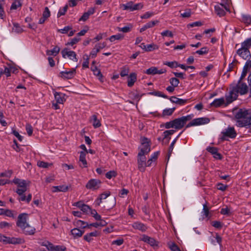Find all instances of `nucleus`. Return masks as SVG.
I'll list each match as a JSON object with an SVG mask.
<instances>
[{
    "instance_id": "nucleus-11",
    "label": "nucleus",
    "mask_w": 251,
    "mask_h": 251,
    "mask_svg": "<svg viewBox=\"0 0 251 251\" xmlns=\"http://www.w3.org/2000/svg\"><path fill=\"white\" fill-rule=\"evenodd\" d=\"M28 216V214L25 213L19 214L16 222L17 226L20 228L21 227H23L25 225L28 224L27 223Z\"/></svg>"
},
{
    "instance_id": "nucleus-9",
    "label": "nucleus",
    "mask_w": 251,
    "mask_h": 251,
    "mask_svg": "<svg viewBox=\"0 0 251 251\" xmlns=\"http://www.w3.org/2000/svg\"><path fill=\"white\" fill-rule=\"evenodd\" d=\"M101 182L97 179H91L86 185V188L93 191L100 188Z\"/></svg>"
},
{
    "instance_id": "nucleus-54",
    "label": "nucleus",
    "mask_w": 251,
    "mask_h": 251,
    "mask_svg": "<svg viewBox=\"0 0 251 251\" xmlns=\"http://www.w3.org/2000/svg\"><path fill=\"white\" fill-rule=\"evenodd\" d=\"M11 226H12V224H11L8 222H6L5 221L0 222V228L1 229L6 228V227L7 228H9Z\"/></svg>"
},
{
    "instance_id": "nucleus-24",
    "label": "nucleus",
    "mask_w": 251,
    "mask_h": 251,
    "mask_svg": "<svg viewBox=\"0 0 251 251\" xmlns=\"http://www.w3.org/2000/svg\"><path fill=\"white\" fill-rule=\"evenodd\" d=\"M132 226L134 229H138L143 232L145 231L147 229V227L145 225L138 222H134L133 223Z\"/></svg>"
},
{
    "instance_id": "nucleus-59",
    "label": "nucleus",
    "mask_w": 251,
    "mask_h": 251,
    "mask_svg": "<svg viewBox=\"0 0 251 251\" xmlns=\"http://www.w3.org/2000/svg\"><path fill=\"white\" fill-rule=\"evenodd\" d=\"M12 173L13 172L12 170H9L5 172H2L0 174V176L10 177L12 174Z\"/></svg>"
},
{
    "instance_id": "nucleus-13",
    "label": "nucleus",
    "mask_w": 251,
    "mask_h": 251,
    "mask_svg": "<svg viewBox=\"0 0 251 251\" xmlns=\"http://www.w3.org/2000/svg\"><path fill=\"white\" fill-rule=\"evenodd\" d=\"M76 74L75 68H72L69 71H62L60 73V76L64 79H71Z\"/></svg>"
},
{
    "instance_id": "nucleus-5",
    "label": "nucleus",
    "mask_w": 251,
    "mask_h": 251,
    "mask_svg": "<svg viewBox=\"0 0 251 251\" xmlns=\"http://www.w3.org/2000/svg\"><path fill=\"white\" fill-rule=\"evenodd\" d=\"M141 142L142 146L138 153L147 154L151 151L150 141L146 137H141Z\"/></svg>"
},
{
    "instance_id": "nucleus-39",
    "label": "nucleus",
    "mask_w": 251,
    "mask_h": 251,
    "mask_svg": "<svg viewBox=\"0 0 251 251\" xmlns=\"http://www.w3.org/2000/svg\"><path fill=\"white\" fill-rule=\"evenodd\" d=\"M22 0H16L11 4L10 10H16L18 7H20L22 5Z\"/></svg>"
},
{
    "instance_id": "nucleus-29",
    "label": "nucleus",
    "mask_w": 251,
    "mask_h": 251,
    "mask_svg": "<svg viewBox=\"0 0 251 251\" xmlns=\"http://www.w3.org/2000/svg\"><path fill=\"white\" fill-rule=\"evenodd\" d=\"M71 232L75 238L81 237L84 233V230H81L77 228H74L71 230Z\"/></svg>"
},
{
    "instance_id": "nucleus-37",
    "label": "nucleus",
    "mask_w": 251,
    "mask_h": 251,
    "mask_svg": "<svg viewBox=\"0 0 251 251\" xmlns=\"http://www.w3.org/2000/svg\"><path fill=\"white\" fill-rule=\"evenodd\" d=\"M129 97L133 100H137L139 101L141 96L137 91H131L129 93Z\"/></svg>"
},
{
    "instance_id": "nucleus-40",
    "label": "nucleus",
    "mask_w": 251,
    "mask_h": 251,
    "mask_svg": "<svg viewBox=\"0 0 251 251\" xmlns=\"http://www.w3.org/2000/svg\"><path fill=\"white\" fill-rule=\"evenodd\" d=\"M159 47L157 45L152 43L147 45L146 51L149 52L158 49Z\"/></svg>"
},
{
    "instance_id": "nucleus-53",
    "label": "nucleus",
    "mask_w": 251,
    "mask_h": 251,
    "mask_svg": "<svg viewBox=\"0 0 251 251\" xmlns=\"http://www.w3.org/2000/svg\"><path fill=\"white\" fill-rule=\"evenodd\" d=\"M117 176V173L115 171H110L105 174V177L108 179H111Z\"/></svg>"
},
{
    "instance_id": "nucleus-16",
    "label": "nucleus",
    "mask_w": 251,
    "mask_h": 251,
    "mask_svg": "<svg viewBox=\"0 0 251 251\" xmlns=\"http://www.w3.org/2000/svg\"><path fill=\"white\" fill-rule=\"evenodd\" d=\"M106 46V44L105 42H103L102 43H99L95 45V48L93 49L92 51L90 52V56L92 58H95L97 56V54L98 52L100 51L101 49H103Z\"/></svg>"
},
{
    "instance_id": "nucleus-27",
    "label": "nucleus",
    "mask_w": 251,
    "mask_h": 251,
    "mask_svg": "<svg viewBox=\"0 0 251 251\" xmlns=\"http://www.w3.org/2000/svg\"><path fill=\"white\" fill-rule=\"evenodd\" d=\"M225 103V99L224 98L216 99L211 103L210 105L215 107H219Z\"/></svg>"
},
{
    "instance_id": "nucleus-36",
    "label": "nucleus",
    "mask_w": 251,
    "mask_h": 251,
    "mask_svg": "<svg viewBox=\"0 0 251 251\" xmlns=\"http://www.w3.org/2000/svg\"><path fill=\"white\" fill-rule=\"evenodd\" d=\"M251 47V37L247 38L241 43V48L249 50Z\"/></svg>"
},
{
    "instance_id": "nucleus-22",
    "label": "nucleus",
    "mask_w": 251,
    "mask_h": 251,
    "mask_svg": "<svg viewBox=\"0 0 251 251\" xmlns=\"http://www.w3.org/2000/svg\"><path fill=\"white\" fill-rule=\"evenodd\" d=\"M170 101L180 105H183L187 102V100H183L176 98L175 96H172L170 98Z\"/></svg>"
},
{
    "instance_id": "nucleus-14",
    "label": "nucleus",
    "mask_w": 251,
    "mask_h": 251,
    "mask_svg": "<svg viewBox=\"0 0 251 251\" xmlns=\"http://www.w3.org/2000/svg\"><path fill=\"white\" fill-rule=\"evenodd\" d=\"M236 54L245 60H248L251 58V54L249 50L241 47L236 51Z\"/></svg>"
},
{
    "instance_id": "nucleus-23",
    "label": "nucleus",
    "mask_w": 251,
    "mask_h": 251,
    "mask_svg": "<svg viewBox=\"0 0 251 251\" xmlns=\"http://www.w3.org/2000/svg\"><path fill=\"white\" fill-rule=\"evenodd\" d=\"M69 187L65 185L54 186L52 187V192L55 193L58 192H65L68 191Z\"/></svg>"
},
{
    "instance_id": "nucleus-41",
    "label": "nucleus",
    "mask_w": 251,
    "mask_h": 251,
    "mask_svg": "<svg viewBox=\"0 0 251 251\" xmlns=\"http://www.w3.org/2000/svg\"><path fill=\"white\" fill-rule=\"evenodd\" d=\"M209 52V49L207 47H204L201 48L200 50H198L195 52H193V54L197 53L199 55H204L206 54Z\"/></svg>"
},
{
    "instance_id": "nucleus-38",
    "label": "nucleus",
    "mask_w": 251,
    "mask_h": 251,
    "mask_svg": "<svg viewBox=\"0 0 251 251\" xmlns=\"http://www.w3.org/2000/svg\"><path fill=\"white\" fill-rule=\"evenodd\" d=\"M175 109H176V108L174 107L172 108H167V109H165L163 110L161 116L162 117H164L166 116L172 115L173 114V113H174Z\"/></svg>"
},
{
    "instance_id": "nucleus-50",
    "label": "nucleus",
    "mask_w": 251,
    "mask_h": 251,
    "mask_svg": "<svg viewBox=\"0 0 251 251\" xmlns=\"http://www.w3.org/2000/svg\"><path fill=\"white\" fill-rule=\"evenodd\" d=\"M163 64L167 65L171 68L177 67V62L176 61L172 62L166 61L163 63Z\"/></svg>"
},
{
    "instance_id": "nucleus-47",
    "label": "nucleus",
    "mask_w": 251,
    "mask_h": 251,
    "mask_svg": "<svg viewBox=\"0 0 251 251\" xmlns=\"http://www.w3.org/2000/svg\"><path fill=\"white\" fill-rule=\"evenodd\" d=\"M1 210L3 211L4 213H0V215H5L9 217H14L13 211L9 209H1Z\"/></svg>"
},
{
    "instance_id": "nucleus-64",
    "label": "nucleus",
    "mask_w": 251,
    "mask_h": 251,
    "mask_svg": "<svg viewBox=\"0 0 251 251\" xmlns=\"http://www.w3.org/2000/svg\"><path fill=\"white\" fill-rule=\"evenodd\" d=\"M170 249L172 251H181L178 247L176 245V244L175 243H172L170 245Z\"/></svg>"
},
{
    "instance_id": "nucleus-55",
    "label": "nucleus",
    "mask_w": 251,
    "mask_h": 251,
    "mask_svg": "<svg viewBox=\"0 0 251 251\" xmlns=\"http://www.w3.org/2000/svg\"><path fill=\"white\" fill-rule=\"evenodd\" d=\"M193 117H194L193 114H190V115H188L185 116H182V117H181V118L183 120V122L184 125H185L186 122L187 121L191 120Z\"/></svg>"
},
{
    "instance_id": "nucleus-4",
    "label": "nucleus",
    "mask_w": 251,
    "mask_h": 251,
    "mask_svg": "<svg viewBox=\"0 0 251 251\" xmlns=\"http://www.w3.org/2000/svg\"><path fill=\"white\" fill-rule=\"evenodd\" d=\"M222 137L221 139L222 140H228L227 138L231 139L235 138L237 136V133L234 127L228 126L227 128H225L222 132Z\"/></svg>"
},
{
    "instance_id": "nucleus-28",
    "label": "nucleus",
    "mask_w": 251,
    "mask_h": 251,
    "mask_svg": "<svg viewBox=\"0 0 251 251\" xmlns=\"http://www.w3.org/2000/svg\"><path fill=\"white\" fill-rule=\"evenodd\" d=\"M49 248L50 251H65L66 250V248L64 246H54L53 244H50Z\"/></svg>"
},
{
    "instance_id": "nucleus-61",
    "label": "nucleus",
    "mask_w": 251,
    "mask_h": 251,
    "mask_svg": "<svg viewBox=\"0 0 251 251\" xmlns=\"http://www.w3.org/2000/svg\"><path fill=\"white\" fill-rule=\"evenodd\" d=\"M80 40V38L77 37H75L71 39V42L67 43V45H70L73 46L77 43H78Z\"/></svg>"
},
{
    "instance_id": "nucleus-51",
    "label": "nucleus",
    "mask_w": 251,
    "mask_h": 251,
    "mask_svg": "<svg viewBox=\"0 0 251 251\" xmlns=\"http://www.w3.org/2000/svg\"><path fill=\"white\" fill-rule=\"evenodd\" d=\"M170 83L173 86L176 87L179 83V80L176 77H172L170 79Z\"/></svg>"
},
{
    "instance_id": "nucleus-20",
    "label": "nucleus",
    "mask_w": 251,
    "mask_h": 251,
    "mask_svg": "<svg viewBox=\"0 0 251 251\" xmlns=\"http://www.w3.org/2000/svg\"><path fill=\"white\" fill-rule=\"evenodd\" d=\"M201 215L203 219L207 218L209 219L211 217V214L209 212V208L207 206V202L203 204V209L201 211Z\"/></svg>"
},
{
    "instance_id": "nucleus-2",
    "label": "nucleus",
    "mask_w": 251,
    "mask_h": 251,
    "mask_svg": "<svg viewBox=\"0 0 251 251\" xmlns=\"http://www.w3.org/2000/svg\"><path fill=\"white\" fill-rule=\"evenodd\" d=\"M233 113L237 126L251 128V109L240 108L234 110Z\"/></svg>"
},
{
    "instance_id": "nucleus-30",
    "label": "nucleus",
    "mask_w": 251,
    "mask_h": 251,
    "mask_svg": "<svg viewBox=\"0 0 251 251\" xmlns=\"http://www.w3.org/2000/svg\"><path fill=\"white\" fill-rule=\"evenodd\" d=\"M91 121L92 122V125L94 128H98L101 126V124L99 120L98 119L96 115H93L91 118Z\"/></svg>"
},
{
    "instance_id": "nucleus-25",
    "label": "nucleus",
    "mask_w": 251,
    "mask_h": 251,
    "mask_svg": "<svg viewBox=\"0 0 251 251\" xmlns=\"http://www.w3.org/2000/svg\"><path fill=\"white\" fill-rule=\"evenodd\" d=\"M173 123L175 128L176 129H180L182 128L185 125L181 117L174 119L173 120Z\"/></svg>"
},
{
    "instance_id": "nucleus-35",
    "label": "nucleus",
    "mask_w": 251,
    "mask_h": 251,
    "mask_svg": "<svg viewBox=\"0 0 251 251\" xmlns=\"http://www.w3.org/2000/svg\"><path fill=\"white\" fill-rule=\"evenodd\" d=\"M97 235L98 232L97 231H95L85 235L83 238L85 241L90 242L93 240L92 237H96Z\"/></svg>"
},
{
    "instance_id": "nucleus-12",
    "label": "nucleus",
    "mask_w": 251,
    "mask_h": 251,
    "mask_svg": "<svg viewBox=\"0 0 251 251\" xmlns=\"http://www.w3.org/2000/svg\"><path fill=\"white\" fill-rule=\"evenodd\" d=\"M61 53L62 55V57L63 58H65L66 57V56H67L68 57H69L70 59L72 60L73 61L75 62L77 61L76 54L75 52L74 51L68 50V49L67 48H65L62 50Z\"/></svg>"
},
{
    "instance_id": "nucleus-58",
    "label": "nucleus",
    "mask_w": 251,
    "mask_h": 251,
    "mask_svg": "<svg viewBox=\"0 0 251 251\" xmlns=\"http://www.w3.org/2000/svg\"><path fill=\"white\" fill-rule=\"evenodd\" d=\"M161 35L162 36H168L170 37H173L174 36L172 32L168 30L163 31L161 33Z\"/></svg>"
},
{
    "instance_id": "nucleus-56",
    "label": "nucleus",
    "mask_w": 251,
    "mask_h": 251,
    "mask_svg": "<svg viewBox=\"0 0 251 251\" xmlns=\"http://www.w3.org/2000/svg\"><path fill=\"white\" fill-rule=\"evenodd\" d=\"M25 129L27 134L29 136H31L33 132V128L32 126L29 124H27L25 126Z\"/></svg>"
},
{
    "instance_id": "nucleus-19",
    "label": "nucleus",
    "mask_w": 251,
    "mask_h": 251,
    "mask_svg": "<svg viewBox=\"0 0 251 251\" xmlns=\"http://www.w3.org/2000/svg\"><path fill=\"white\" fill-rule=\"evenodd\" d=\"M24 242V239L20 238L7 237L6 244H19Z\"/></svg>"
},
{
    "instance_id": "nucleus-52",
    "label": "nucleus",
    "mask_w": 251,
    "mask_h": 251,
    "mask_svg": "<svg viewBox=\"0 0 251 251\" xmlns=\"http://www.w3.org/2000/svg\"><path fill=\"white\" fill-rule=\"evenodd\" d=\"M68 8V5L66 4L62 9H60L57 13V17L64 15Z\"/></svg>"
},
{
    "instance_id": "nucleus-10",
    "label": "nucleus",
    "mask_w": 251,
    "mask_h": 251,
    "mask_svg": "<svg viewBox=\"0 0 251 251\" xmlns=\"http://www.w3.org/2000/svg\"><path fill=\"white\" fill-rule=\"evenodd\" d=\"M140 240L147 244H148L152 247H157L158 246V242L152 237H151L146 234H143Z\"/></svg>"
},
{
    "instance_id": "nucleus-21",
    "label": "nucleus",
    "mask_w": 251,
    "mask_h": 251,
    "mask_svg": "<svg viewBox=\"0 0 251 251\" xmlns=\"http://www.w3.org/2000/svg\"><path fill=\"white\" fill-rule=\"evenodd\" d=\"M54 96L56 102L57 103L62 104L65 100V95L62 93L55 92L54 93Z\"/></svg>"
},
{
    "instance_id": "nucleus-43",
    "label": "nucleus",
    "mask_w": 251,
    "mask_h": 251,
    "mask_svg": "<svg viewBox=\"0 0 251 251\" xmlns=\"http://www.w3.org/2000/svg\"><path fill=\"white\" fill-rule=\"evenodd\" d=\"M149 95H153L155 96L162 97L165 99H168V97L167 95L164 94L162 92L160 91H153L151 92L148 93Z\"/></svg>"
},
{
    "instance_id": "nucleus-42",
    "label": "nucleus",
    "mask_w": 251,
    "mask_h": 251,
    "mask_svg": "<svg viewBox=\"0 0 251 251\" xmlns=\"http://www.w3.org/2000/svg\"><path fill=\"white\" fill-rule=\"evenodd\" d=\"M129 72V67L127 66H124L121 68L120 75L122 77L127 76Z\"/></svg>"
},
{
    "instance_id": "nucleus-63",
    "label": "nucleus",
    "mask_w": 251,
    "mask_h": 251,
    "mask_svg": "<svg viewBox=\"0 0 251 251\" xmlns=\"http://www.w3.org/2000/svg\"><path fill=\"white\" fill-rule=\"evenodd\" d=\"M251 68V59H248V60H247V62H246L244 67L243 69L248 71L249 69Z\"/></svg>"
},
{
    "instance_id": "nucleus-46",
    "label": "nucleus",
    "mask_w": 251,
    "mask_h": 251,
    "mask_svg": "<svg viewBox=\"0 0 251 251\" xmlns=\"http://www.w3.org/2000/svg\"><path fill=\"white\" fill-rule=\"evenodd\" d=\"M122 7H123L124 10H130V11H133V2L129 1L126 4H123Z\"/></svg>"
},
{
    "instance_id": "nucleus-1",
    "label": "nucleus",
    "mask_w": 251,
    "mask_h": 251,
    "mask_svg": "<svg viewBox=\"0 0 251 251\" xmlns=\"http://www.w3.org/2000/svg\"><path fill=\"white\" fill-rule=\"evenodd\" d=\"M248 82L249 86L245 82L240 81V80H238L236 84L231 86V90L229 95L226 96L227 104L236 100L239 94L241 95H244L249 92V97L251 98V72L248 77Z\"/></svg>"
},
{
    "instance_id": "nucleus-7",
    "label": "nucleus",
    "mask_w": 251,
    "mask_h": 251,
    "mask_svg": "<svg viewBox=\"0 0 251 251\" xmlns=\"http://www.w3.org/2000/svg\"><path fill=\"white\" fill-rule=\"evenodd\" d=\"M210 122V119L206 117L198 118L193 119L191 122L188 124L186 128L191 126H197L201 125L206 124Z\"/></svg>"
},
{
    "instance_id": "nucleus-8",
    "label": "nucleus",
    "mask_w": 251,
    "mask_h": 251,
    "mask_svg": "<svg viewBox=\"0 0 251 251\" xmlns=\"http://www.w3.org/2000/svg\"><path fill=\"white\" fill-rule=\"evenodd\" d=\"M215 12L219 17H223L226 15V11H229V9L226 4L218 3L214 6Z\"/></svg>"
},
{
    "instance_id": "nucleus-31",
    "label": "nucleus",
    "mask_w": 251,
    "mask_h": 251,
    "mask_svg": "<svg viewBox=\"0 0 251 251\" xmlns=\"http://www.w3.org/2000/svg\"><path fill=\"white\" fill-rule=\"evenodd\" d=\"M91 70L93 72L94 75H96L100 80H101L102 75L100 71L95 66H92Z\"/></svg>"
},
{
    "instance_id": "nucleus-60",
    "label": "nucleus",
    "mask_w": 251,
    "mask_h": 251,
    "mask_svg": "<svg viewBox=\"0 0 251 251\" xmlns=\"http://www.w3.org/2000/svg\"><path fill=\"white\" fill-rule=\"evenodd\" d=\"M191 15V10L190 9H188L185 10V11L183 13H181V16L183 18H189Z\"/></svg>"
},
{
    "instance_id": "nucleus-6",
    "label": "nucleus",
    "mask_w": 251,
    "mask_h": 251,
    "mask_svg": "<svg viewBox=\"0 0 251 251\" xmlns=\"http://www.w3.org/2000/svg\"><path fill=\"white\" fill-rule=\"evenodd\" d=\"M146 160L147 158L145 154L141 153H138L137 159L138 168L140 172H144L145 171L147 167Z\"/></svg>"
},
{
    "instance_id": "nucleus-15",
    "label": "nucleus",
    "mask_w": 251,
    "mask_h": 251,
    "mask_svg": "<svg viewBox=\"0 0 251 251\" xmlns=\"http://www.w3.org/2000/svg\"><path fill=\"white\" fill-rule=\"evenodd\" d=\"M166 72L165 69L158 70L156 67H151L144 71V73L149 75H155L156 74L161 75Z\"/></svg>"
},
{
    "instance_id": "nucleus-32",
    "label": "nucleus",
    "mask_w": 251,
    "mask_h": 251,
    "mask_svg": "<svg viewBox=\"0 0 251 251\" xmlns=\"http://www.w3.org/2000/svg\"><path fill=\"white\" fill-rule=\"evenodd\" d=\"M60 51V48L57 46H55L52 50H47L46 51V54L49 56H56Z\"/></svg>"
},
{
    "instance_id": "nucleus-62",
    "label": "nucleus",
    "mask_w": 251,
    "mask_h": 251,
    "mask_svg": "<svg viewBox=\"0 0 251 251\" xmlns=\"http://www.w3.org/2000/svg\"><path fill=\"white\" fill-rule=\"evenodd\" d=\"M50 15V11L48 7L45 8V10L43 13L42 16L48 19Z\"/></svg>"
},
{
    "instance_id": "nucleus-45",
    "label": "nucleus",
    "mask_w": 251,
    "mask_h": 251,
    "mask_svg": "<svg viewBox=\"0 0 251 251\" xmlns=\"http://www.w3.org/2000/svg\"><path fill=\"white\" fill-rule=\"evenodd\" d=\"M75 225L82 228H85L86 227H89V224L81 220H77L76 222Z\"/></svg>"
},
{
    "instance_id": "nucleus-3",
    "label": "nucleus",
    "mask_w": 251,
    "mask_h": 251,
    "mask_svg": "<svg viewBox=\"0 0 251 251\" xmlns=\"http://www.w3.org/2000/svg\"><path fill=\"white\" fill-rule=\"evenodd\" d=\"M12 181L14 183L17 185L18 188L17 189L16 192L19 195H21L26 192L27 190V186L28 185V183L26 180L15 178Z\"/></svg>"
},
{
    "instance_id": "nucleus-57",
    "label": "nucleus",
    "mask_w": 251,
    "mask_h": 251,
    "mask_svg": "<svg viewBox=\"0 0 251 251\" xmlns=\"http://www.w3.org/2000/svg\"><path fill=\"white\" fill-rule=\"evenodd\" d=\"M212 226L215 228L221 229L222 227V224L220 221H215L212 222Z\"/></svg>"
},
{
    "instance_id": "nucleus-44",
    "label": "nucleus",
    "mask_w": 251,
    "mask_h": 251,
    "mask_svg": "<svg viewBox=\"0 0 251 251\" xmlns=\"http://www.w3.org/2000/svg\"><path fill=\"white\" fill-rule=\"evenodd\" d=\"M124 38V35L118 33L116 35H112L109 38V40L111 42H114L116 40H120Z\"/></svg>"
},
{
    "instance_id": "nucleus-26",
    "label": "nucleus",
    "mask_w": 251,
    "mask_h": 251,
    "mask_svg": "<svg viewBox=\"0 0 251 251\" xmlns=\"http://www.w3.org/2000/svg\"><path fill=\"white\" fill-rule=\"evenodd\" d=\"M137 80V75L135 73H131L128 77V80H127V86L129 87H132L135 82Z\"/></svg>"
},
{
    "instance_id": "nucleus-33",
    "label": "nucleus",
    "mask_w": 251,
    "mask_h": 251,
    "mask_svg": "<svg viewBox=\"0 0 251 251\" xmlns=\"http://www.w3.org/2000/svg\"><path fill=\"white\" fill-rule=\"evenodd\" d=\"M241 21L247 25L251 24V16L248 14H242Z\"/></svg>"
},
{
    "instance_id": "nucleus-17",
    "label": "nucleus",
    "mask_w": 251,
    "mask_h": 251,
    "mask_svg": "<svg viewBox=\"0 0 251 251\" xmlns=\"http://www.w3.org/2000/svg\"><path fill=\"white\" fill-rule=\"evenodd\" d=\"M20 228L22 229L23 233L29 235H33L36 230L34 227L30 226L29 224L25 225L23 227H20Z\"/></svg>"
},
{
    "instance_id": "nucleus-48",
    "label": "nucleus",
    "mask_w": 251,
    "mask_h": 251,
    "mask_svg": "<svg viewBox=\"0 0 251 251\" xmlns=\"http://www.w3.org/2000/svg\"><path fill=\"white\" fill-rule=\"evenodd\" d=\"M14 28L13 30L14 32L17 33H21L23 31V29L20 26L18 23L13 24Z\"/></svg>"
},
{
    "instance_id": "nucleus-49",
    "label": "nucleus",
    "mask_w": 251,
    "mask_h": 251,
    "mask_svg": "<svg viewBox=\"0 0 251 251\" xmlns=\"http://www.w3.org/2000/svg\"><path fill=\"white\" fill-rule=\"evenodd\" d=\"M37 165L39 167L43 168H47L49 166H50L52 165V164L49 163L48 162H46L44 161H40L37 162Z\"/></svg>"
},
{
    "instance_id": "nucleus-34",
    "label": "nucleus",
    "mask_w": 251,
    "mask_h": 251,
    "mask_svg": "<svg viewBox=\"0 0 251 251\" xmlns=\"http://www.w3.org/2000/svg\"><path fill=\"white\" fill-rule=\"evenodd\" d=\"M86 152L83 151H81L80 152V156H79V161L82 162L83 164V167L86 168L87 167V163L86 160Z\"/></svg>"
},
{
    "instance_id": "nucleus-18",
    "label": "nucleus",
    "mask_w": 251,
    "mask_h": 251,
    "mask_svg": "<svg viewBox=\"0 0 251 251\" xmlns=\"http://www.w3.org/2000/svg\"><path fill=\"white\" fill-rule=\"evenodd\" d=\"M206 150L208 152L211 153L213 155V157L219 160L222 159V155L218 152V149L217 148L213 147H207Z\"/></svg>"
}]
</instances>
